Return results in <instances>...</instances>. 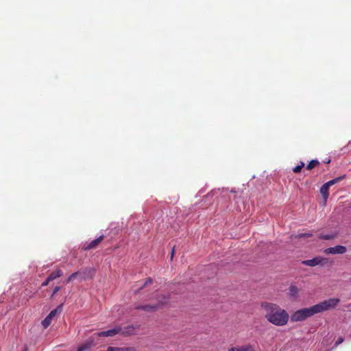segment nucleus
Returning <instances> with one entry per match:
<instances>
[{
  "instance_id": "f257e3e1",
  "label": "nucleus",
  "mask_w": 351,
  "mask_h": 351,
  "mask_svg": "<svg viewBox=\"0 0 351 351\" xmlns=\"http://www.w3.org/2000/svg\"><path fill=\"white\" fill-rule=\"evenodd\" d=\"M340 302L339 298H330L308 308H303L293 313L291 322H302L313 315L335 308Z\"/></svg>"
},
{
  "instance_id": "f03ea898",
  "label": "nucleus",
  "mask_w": 351,
  "mask_h": 351,
  "mask_svg": "<svg viewBox=\"0 0 351 351\" xmlns=\"http://www.w3.org/2000/svg\"><path fill=\"white\" fill-rule=\"evenodd\" d=\"M261 307L265 311V317L269 323L277 326H284L288 323L289 313L279 305L264 302L262 303Z\"/></svg>"
},
{
  "instance_id": "7ed1b4c3",
  "label": "nucleus",
  "mask_w": 351,
  "mask_h": 351,
  "mask_svg": "<svg viewBox=\"0 0 351 351\" xmlns=\"http://www.w3.org/2000/svg\"><path fill=\"white\" fill-rule=\"evenodd\" d=\"M168 299L169 298L165 295H157L156 297V300L157 302L156 303L152 304L136 305L134 306V309L143 310L148 313L155 312L158 311L162 305L165 304Z\"/></svg>"
},
{
  "instance_id": "20e7f679",
  "label": "nucleus",
  "mask_w": 351,
  "mask_h": 351,
  "mask_svg": "<svg viewBox=\"0 0 351 351\" xmlns=\"http://www.w3.org/2000/svg\"><path fill=\"white\" fill-rule=\"evenodd\" d=\"M62 304L59 305L56 308L52 310L49 315L42 321V325L47 328L51 324L52 319L62 311Z\"/></svg>"
},
{
  "instance_id": "39448f33",
  "label": "nucleus",
  "mask_w": 351,
  "mask_h": 351,
  "mask_svg": "<svg viewBox=\"0 0 351 351\" xmlns=\"http://www.w3.org/2000/svg\"><path fill=\"white\" fill-rule=\"evenodd\" d=\"M328 262V259L327 258H324L321 256H316L312 259L303 261L302 263L304 265H307L309 267H315L317 265H324L327 264Z\"/></svg>"
},
{
  "instance_id": "423d86ee",
  "label": "nucleus",
  "mask_w": 351,
  "mask_h": 351,
  "mask_svg": "<svg viewBox=\"0 0 351 351\" xmlns=\"http://www.w3.org/2000/svg\"><path fill=\"white\" fill-rule=\"evenodd\" d=\"M95 337L96 335H93L89 337L84 343L77 348V351H87L92 347L95 346L97 345V343L95 342Z\"/></svg>"
},
{
  "instance_id": "0eeeda50",
  "label": "nucleus",
  "mask_w": 351,
  "mask_h": 351,
  "mask_svg": "<svg viewBox=\"0 0 351 351\" xmlns=\"http://www.w3.org/2000/svg\"><path fill=\"white\" fill-rule=\"evenodd\" d=\"M140 328V325L131 324L123 328L121 327V335L124 337H129L136 334V332Z\"/></svg>"
},
{
  "instance_id": "6e6552de",
  "label": "nucleus",
  "mask_w": 351,
  "mask_h": 351,
  "mask_svg": "<svg viewBox=\"0 0 351 351\" xmlns=\"http://www.w3.org/2000/svg\"><path fill=\"white\" fill-rule=\"evenodd\" d=\"M121 326H118L114 328L108 330L106 331L99 332L95 333L94 335H96L97 337H114L117 334H121Z\"/></svg>"
},
{
  "instance_id": "1a4fd4ad",
  "label": "nucleus",
  "mask_w": 351,
  "mask_h": 351,
  "mask_svg": "<svg viewBox=\"0 0 351 351\" xmlns=\"http://www.w3.org/2000/svg\"><path fill=\"white\" fill-rule=\"evenodd\" d=\"M347 249L343 245H336L335 247H328L324 250V252L326 254H343L346 253Z\"/></svg>"
},
{
  "instance_id": "9d476101",
  "label": "nucleus",
  "mask_w": 351,
  "mask_h": 351,
  "mask_svg": "<svg viewBox=\"0 0 351 351\" xmlns=\"http://www.w3.org/2000/svg\"><path fill=\"white\" fill-rule=\"evenodd\" d=\"M104 236L101 235L100 237L94 239L93 241H92L87 245H84L82 247L83 250L88 251V250H90L92 249L97 248V246L99 245V244L104 240Z\"/></svg>"
},
{
  "instance_id": "9b49d317",
  "label": "nucleus",
  "mask_w": 351,
  "mask_h": 351,
  "mask_svg": "<svg viewBox=\"0 0 351 351\" xmlns=\"http://www.w3.org/2000/svg\"><path fill=\"white\" fill-rule=\"evenodd\" d=\"M228 351H254V350L251 344H246L241 346L232 347Z\"/></svg>"
},
{
  "instance_id": "f8f14e48",
  "label": "nucleus",
  "mask_w": 351,
  "mask_h": 351,
  "mask_svg": "<svg viewBox=\"0 0 351 351\" xmlns=\"http://www.w3.org/2000/svg\"><path fill=\"white\" fill-rule=\"evenodd\" d=\"M63 275V272L60 269H56L55 271H52L48 276V280H53L56 278L61 277Z\"/></svg>"
},
{
  "instance_id": "ddd939ff",
  "label": "nucleus",
  "mask_w": 351,
  "mask_h": 351,
  "mask_svg": "<svg viewBox=\"0 0 351 351\" xmlns=\"http://www.w3.org/2000/svg\"><path fill=\"white\" fill-rule=\"evenodd\" d=\"M329 187L330 186L325 183L320 189V193L325 202H326L329 196Z\"/></svg>"
},
{
  "instance_id": "4468645a",
  "label": "nucleus",
  "mask_w": 351,
  "mask_h": 351,
  "mask_svg": "<svg viewBox=\"0 0 351 351\" xmlns=\"http://www.w3.org/2000/svg\"><path fill=\"white\" fill-rule=\"evenodd\" d=\"M153 283V279L151 278H147L145 279L144 283L140 286L138 289L134 290L135 293H138L141 290L143 289L145 287H147L149 285Z\"/></svg>"
},
{
  "instance_id": "2eb2a0df",
  "label": "nucleus",
  "mask_w": 351,
  "mask_h": 351,
  "mask_svg": "<svg viewBox=\"0 0 351 351\" xmlns=\"http://www.w3.org/2000/svg\"><path fill=\"white\" fill-rule=\"evenodd\" d=\"M289 295L291 298H296L298 296L299 289L295 285H291L289 287Z\"/></svg>"
},
{
  "instance_id": "dca6fc26",
  "label": "nucleus",
  "mask_w": 351,
  "mask_h": 351,
  "mask_svg": "<svg viewBox=\"0 0 351 351\" xmlns=\"http://www.w3.org/2000/svg\"><path fill=\"white\" fill-rule=\"evenodd\" d=\"M337 237V234L331 233V234H320L319 235V238L324 240H331L335 239Z\"/></svg>"
},
{
  "instance_id": "f3484780",
  "label": "nucleus",
  "mask_w": 351,
  "mask_h": 351,
  "mask_svg": "<svg viewBox=\"0 0 351 351\" xmlns=\"http://www.w3.org/2000/svg\"><path fill=\"white\" fill-rule=\"evenodd\" d=\"M345 175L342 176H339V177H337L335 179H332L327 182H326V184L327 185H328L329 186L335 184H337V182H340L341 180H342L344 178H345Z\"/></svg>"
},
{
  "instance_id": "a211bd4d",
  "label": "nucleus",
  "mask_w": 351,
  "mask_h": 351,
  "mask_svg": "<svg viewBox=\"0 0 351 351\" xmlns=\"http://www.w3.org/2000/svg\"><path fill=\"white\" fill-rule=\"evenodd\" d=\"M311 237H312V234H311V233H301V234H295V235H291V239H293V238L302 239V238Z\"/></svg>"
},
{
  "instance_id": "6ab92c4d",
  "label": "nucleus",
  "mask_w": 351,
  "mask_h": 351,
  "mask_svg": "<svg viewBox=\"0 0 351 351\" xmlns=\"http://www.w3.org/2000/svg\"><path fill=\"white\" fill-rule=\"evenodd\" d=\"M319 161L317 160H311L306 166V169L311 170L314 167H315L317 165H319Z\"/></svg>"
},
{
  "instance_id": "aec40b11",
  "label": "nucleus",
  "mask_w": 351,
  "mask_h": 351,
  "mask_svg": "<svg viewBox=\"0 0 351 351\" xmlns=\"http://www.w3.org/2000/svg\"><path fill=\"white\" fill-rule=\"evenodd\" d=\"M304 167V162H300V165L295 167L293 168V171L294 173H300Z\"/></svg>"
},
{
  "instance_id": "412c9836",
  "label": "nucleus",
  "mask_w": 351,
  "mask_h": 351,
  "mask_svg": "<svg viewBox=\"0 0 351 351\" xmlns=\"http://www.w3.org/2000/svg\"><path fill=\"white\" fill-rule=\"evenodd\" d=\"M79 271H77V272H75V273H73L71 275H70L69 276V278L66 279V283H69L70 282L73 281L78 275H79Z\"/></svg>"
},
{
  "instance_id": "4be33fe9",
  "label": "nucleus",
  "mask_w": 351,
  "mask_h": 351,
  "mask_svg": "<svg viewBox=\"0 0 351 351\" xmlns=\"http://www.w3.org/2000/svg\"><path fill=\"white\" fill-rule=\"evenodd\" d=\"M344 341V338L342 337H339L337 339V341H335V343L334 345V348H337L339 345H340L341 343H342Z\"/></svg>"
},
{
  "instance_id": "5701e85b",
  "label": "nucleus",
  "mask_w": 351,
  "mask_h": 351,
  "mask_svg": "<svg viewBox=\"0 0 351 351\" xmlns=\"http://www.w3.org/2000/svg\"><path fill=\"white\" fill-rule=\"evenodd\" d=\"M60 289H61V287L60 286L55 287L50 298H53L55 296V295L60 290Z\"/></svg>"
},
{
  "instance_id": "b1692460",
  "label": "nucleus",
  "mask_w": 351,
  "mask_h": 351,
  "mask_svg": "<svg viewBox=\"0 0 351 351\" xmlns=\"http://www.w3.org/2000/svg\"><path fill=\"white\" fill-rule=\"evenodd\" d=\"M122 351H136L134 347H121Z\"/></svg>"
},
{
  "instance_id": "393cba45",
  "label": "nucleus",
  "mask_w": 351,
  "mask_h": 351,
  "mask_svg": "<svg viewBox=\"0 0 351 351\" xmlns=\"http://www.w3.org/2000/svg\"><path fill=\"white\" fill-rule=\"evenodd\" d=\"M49 282H51V280H48V277H47V279L44 282H42L41 287L47 286L49 285Z\"/></svg>"
},
{
  "instance_id": "a878e982",
  "label": "nucleus",
  "mask_w": 351,
  "mask_h": 351,
  "mask_svg": "<svg viewBox=\"0 0 351 351\" xmlns=\"http://www.w3.org/2000/svg\"><path fill=\"white\" fill-rule=\"evenodd\" d=\"M88 274L91 277L93 275L95 274V270L93 269H88Z\"/></svg>"
},
{
  "instance_id": "bb28decb",
  "label": "nucleus",
  "mask_w": 351,
  "mask_h": 351,
  "mask_svg": "<svg viewBox=\"0 0 351 351\" xmlns=\"http://www.w3.org/2000/svg\"><path fill=\"white\" fill-rule=\"evenodd\" d=\"M174 252H175V249H174V247H173V249H172V250H171V259L173 258V256Z\"/></svg>"
},
{
  "instance_id": "cd10ccee",
  "label": "nucleus",
  "mask_w": 351,
  "mask_h": 351,
  "mask_svg": "<svg viewBox=\"0 0 351 351\" xmlns=\"http://www.w3.org/2000/svg\"><path fill=\"white\" fill-rule=\"evenodd\" d=\"M326 163H329L330 162V160H326Z\"/></svg>"
},
{
  "instance_id": "c85d7f7f",
  "label": "nucleus",
  "mask_w": 351,
  "mask_h": 351,
  "mask_svg": "<svg viewBox=\"0 0 351 351\" xmlns=\"http://www.w3.org/2000/svg\"><path fill=\"white\" fill-rule=\"evenodd\" d=\"M326 163H329L330 162V160H326Z\"/></svg>"
},
{
  "instance_id": "c756f323",
  "label": "nucleus",
  "mask_w": 351,
  "mask_h": 351,
  "mask_svg": "<svg viewBox=\"0 0 351 351\" xmlns=\"http://www.w3.org/2000/svg\"><path fill=\"white\" fill-rule=\"evenodd\" d=\"M24 351H27V348H25Z\"/></svg>"
}]
</instances>
